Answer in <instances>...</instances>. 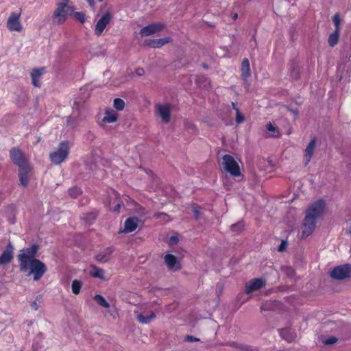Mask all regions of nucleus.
I'll return each instance as SVG.
<instances>
[{
    "mask_svg": "<svg viewBox=\"0 0 351 351\" xmlns=\"http://www.w3.org/2000/svg\"><path fill=\"white\" fill-rule=\"evenodd\" d=\"M36 252L37 247L34 245L30 248L20 251L18 255L21 271L27 276H32L36 281L40 280L47 271L45 264L35 258Z\"/></svg>",
    "mask_w": 351,
    "mask_h": 351,
    "instance_id": "nucleus-1",
    "label": "nucleus"
},
{
    "mask_svg": "<svg viewBox=\"0 0 351 351\" xmlns=\"http://www.w3.org/2000/svg\"><path fill=\"white\" fill-rule=\"evenodd\" d=\"M325 210L326 203L323 199H318L308 206L301 226L302 238L312 234L316 227L317 220L324 215Z\"/></svg>",
    "mask_w": 351,
    "mask_h": 351,
    "instance_id": "nucleus-2",
    "label": "nucleus"
},
{
    "mask_svg": "<svg viewBox=\"0 0 351 351\" xmlns=\"http://www.w3.org/2000/svg\"><path fill=\"white\" fill-rule=\"evenodd\" d=\"M69 0H58L53 14L54 23L62 24L66 21L69 14L74 11V8L69 4Z\"/></svg>",
    "mask_w": 351,
    "mask_h": 351,
    "instance_id": "nucleus-3",
    "label": "nucleus"
},
{
    "mask_svg": "<svg viewBox=\"0 0 351 351\" xmlns=\"http://www.w3.org/2000/svg\"><path fill=\"white\" fill-rule=\"evenodd\" d=\"M118 119L119 114L117 112L110 108H108L97 114L96 121L101 128L107 129L109 124L116 123Z\"/></svg>",
    "mask_w": 351,
    "mask_h": 351,
    "instance_id": "nucleus-4",
    "label": "nucleus"
},
{
    "mask_svg": "<svg viewBox=\"0 0 351 351\" xmlns=\"http://www.w3.org/2000/svg\"><path fill=\"white\" fill-rule=\"evenodd\" d=\"M71 147V143L69 141H62L49 155L51 162L59 165L64 162L69 156Z\"/></svg>",
    "mask_w": 351,
    "mask_h": 351,
    "instance_id": "nucleus-5",
    "label": "nucleus"
},
{
    "mask_svg": "<svg viewBox=\"0 0 351 351\" xmlns=\"http://www.w3.org/2000/svg\"><path fill=\"white\" fill-rule=\"evenodd\" d=\"M221 166L224 171L230 173L233 176H239L241 174L238 163L230 155L223 156Z\"/></svg>",
    "mask_w": 351,
    "mask_h": 351,
    "instance_id": "nucleus-6",
    "label": "nucleus"
},
{
    "mask_svg": "<svg viewBox=\"0 0 351 351\" xmlns=\"http://www.w3.org/2000/svg\"><path fill=\"white\" fill-rule=\"evenodd\" d=\"M112 18L113 15L109 11L106 12L101 16L97 21L94 28V33L97 36H99L103 34L104 29L110 23Z\"/></svg>",
    "mask_w": 351,
    "mask_h": 351,
    "instance_id": "nucleus-7",
    "label": "nucleus"
},
{
    "mask_svg": "<svg viewBox=\"0 0 351 351\" xmlns=\"http://www.w3.org/2000/svg\"><path fill=\"white\" fill-rule=\"evenodd\" d=\"M351 265L346 264L334 268L330 272V276L337 280H343L350 277Z\"/></svg>",
    "mask_w": 351,
    "mask_h": 351,
    "instance_id": "nucleus-8",
    "label": "nucleus"
},
{
    "mask_svg": "<svg viewBox=\"0 0 351 351\" xmlns=\"http://www.w3.org/2000/svg\"><path fill=\"white\" fill-rule=\"evenodd\" d=\"M156 112L161 121L167 123L171 119V106L168 104H158L156 105Z\"/></svg>",
    "mask_w": 351,
    "mask_h": 351,
    "instance_id": "nucleus-9",
    "label": "nucleus"
},
{
    "mask_svg": "<svg viewBox=\"0 0 351 351\" xmlns=\"http://www.w3.org/2000/svg\"><path fill=\"white\" fill-rule=\"evenodd\" d=\"M21 13L12 12L7 21V27L11 32H20L23 29V25L20 22Z\"/></svg>",
    "mask_w": 351,
    "mask_h": 351,
    "instance_id": "nucleus-10",
    "label": "nucleus"
},
{
    "mask_svg": "<svg viewBox=\"0 0 351 351\" xmlns=\"http://www.w3.org/2000/svg\"><path fill=\"white\" fill-rule=\"evenodd\" d=\"M138 321L141 324H148L156 317L154 312L147 310L145 307H140L134 311Z\"/></svg>",
    "mask_w": 351,
    "mask_h": 351,
    "instance_id": "nucleus-11",
    "label": "nucleus"
},
{
    "mask_svg": "<svg viewBox=\"0 0 351 351\" xmlns=\"http://www.w3.org/2000/svg\"><path fill=\"white\" fill-rule=\"evenodd\" d=\"M19 180L23 186H27L29 180L32 179L33 173L31 166L25 165L19 168Z\"/></svg>",
    "mask_w": 351,
    "mask_h": 351,
    "instance_id": "nucleus-12",
    "label": "nucleus"
},
{
    "mask_svg": "<svg viewBox=\"0 0 351 351\" xmlns=\"http://www.w3.org/2000/svg\"><path fill=\"white\" fill-rule=\"evenodd\" d=\"M164 27L165 25L160 23H152L142 28L140 31V34L143 37L149 36L161 32Z\"/></svg>",
    "mask_w": 351,
    "mask_h": 351,
    "instance_id": "nucleus-13",
    "label": "nucleus"
},
{
    "mask_svg": "<svg viewBox=\"0 0 351 351\" xmlns=\"http://www.w3.org/2000/svg\"><path fill=\"white\" fill-rule=\"evenodd\" d=\"M10 157L12 160L19 166V168L25 165H29V162L26 158L23 155L21 152L16 148H13L10 151Z\"/></svg>",
    "mask_w": 351,
    "mask_h": 351,
    "instance_id": "nucleus-14",
    "label": "nucleus"
},
{
    "mask_svg": "<svg viewBox=\"0 0 351 351\" xmlns=\"http://www.w3.org/2000/svg\"><path fill=\"white\" fill-rule=\"evenodd\" d=\"M265 285V282L261 278H254L245 284V293L250 294L258 291Z\"/></svg>",
    "mask_w": 351,
    "mask_h": 351,
    "instance_id": "nucleus-15",
    "label": "nucleus"
},
{
    "mask_svg": "<svg viewBox=\"0 0 351 351\" xmlns=\"http://www.w3.org/2000/svg\"><path fill=\"white\" fill-rule=\"evenodd\" d=\"M140 220L137 217L128 218L123 225V228L121 230V232L130 233L134 231L139 225Z\"/></svg>",
    "mask_w": 351,
    "mask_h": 351,
    "instance_id": "nucleus-16",
    "label": "nucleus"
},
{
    "mask_svg": "<svg viewBox=\"0 0 351 351\" xmlns=\"http://www.w3.org/2000/svg\"><path fill=\"white\" fill-rule=\"evenodd\" d=\"M87 271L88 274L92 277L97 278L102 280H108V278L106 275L105 271L101 268L96 267L95 265H91L87 269Z\"/></svg>",
    "mask_w": 351,
    "mask_h": 351,
    "instance_id": "nucleus-17",
    "label": "nucleus"
},
{
    "mask_svg": "<svg viewBox=\"0 0 351 351\" xmlns=\"http://www.w3.org/2000/svg\"><path fill=\"white\" fill-rule=\"evenodd\" d=\"M164 259H165V263L166 265L167 266V267L169 268V269L173 270V271H176V270L180 269V263L175 256L168 254L165 256Z\"/></svg>",
    "mask_w": 351,
    "mask_h": 351,
    "instance_id": "nucleus-18",
    "label": "nucleus"
},
{
    "mask_svg": "<svg viewBox=\"0 0 351 351\" xmlns=\"http://www.w3.org/2000/svg\"><path fill=\"white\" fill-rule=\"evenodd\" d=\"M171 37H165L162 38L154 39L149 42L148 45L153 48H160L167 43L171 42Z\"/></svg>",
    "mask_w": 351,
    "mask_h": 351,
    "instance_id": "nucleus-19",
    "label": "nucleus"
},
{
    "mask_svg": "<svg viewBox=\"0 0 351 351\" xmlns=\"http://www.w3.org/2000/svg\"><path fill=\"white\" fill-rule=\"evenodd\" d=\"M315 145H316V140L313 139L310 141L308 145H307L305 151H304V158L306 160V163L308 162L312 158V156L313 155L314 151L315 149Z\"/></svg>",
    "mask_w": 351,
    "mask_h": 351,
    "instance_id": "nucleus-20",
    "label": "nucleus"
},
{
    "mask_svg": "<svg viewBox=\"0 0 351 351\" xmlns=\"http://www.w3.org/2000/svg\"><path fill=\"white\" fill-rule=\"evenodd\" d=\"M45 70L43 68L34 69L31 73V77L32 79V84L34 86H40V80L42 75L44 73Z\"/></svg>",
    "mask_w": 351,
    "mask_h": 351,
    "instance_id": "nucleus-21",
    "label": "nucleus"
},
{
    "mask_svg": "<svg viewBox=\"0 0 351 351\" xmlns=\"http://www.w3.org/2000/svg\"><path fill=\"white\" fill-rule=\"evenodd\" d=\"M12 248L8 246L0 256V265L9 263L12 259Z\"/></svg>",
    "mask_w": 351,
    "mask_h": 351,
    "instance_id": "nucleus-22",
    "label": "nucleus"
},
{
    "mask_svg": "<svg viewBox=\"0 0 351 351\" xmlns=\"http://www.w3.org/2000/svg\"><path fill=\"white\" fill-rule=\"evenodd\" d=\"M112 252V250L111 248H107L101 253H99V254H97L96 256V259L99 262L106 263L109 260Z\"/></svg>",
    "mask_w": 351,
    "mask_h": 351,
    "instance_id": "nucleus-23",
    "label": "nucleus"
},
{
    "mask_svg": "<svg viewBox=\"0 0 351 351\" xmlns=\"http://www.w3.org/2000/svg\"><path fill=\"white\" fill-rule=\"evenodd\" d=\"M241 70L243 77L246 78L250 75V63L247 59L243 60Z\"/></svg>",
    "mask_w": 351,
    "mask_h": 351,
    "instance_id": "nucleus-24",
    "label": "nucleus"
},
{
    "mask_svg": "<svg viewBox=\"0 0 351 351\" xmlns=\"http://www.w3.org/2000/svg\"><path fill=\"white\" fill-rule=\"evenodd\" d=\"M339 35H340V32H337V31H334L332 33H331L329 35L328 42L330 47H333L338 43Z\"/></svg>",
    "mask_w": 351,
    "mask_h": 351,
    "instance_id": "nucleus-25",
    "label": "nucleus"
},
{
    "mask_svg": "<svg viewBox=\"0 0 351 351\" xmlns=\"http://www.w3.org/2000/svg\"><path fill=\"white\" fill-rule=\"evenodd\" d=\"M266 128L269 136L277 137L280 135L279 130L271 123H267Z\"/></svg>",
    "mask_w": 351,
    "mask_h": 351,
    "instance_id": "nucleus-26",
    "label": "nucleus"
},
{
    "mask_svg": "<svg viewBox=\"0 0 351 351\" xmlns=\"http://www.w3.org/2000/svg\"><path fill=\"white\" fill-rule=\"evenodd\" d=\"M234 110H235V121L237 124H241L243 123L245 121L244 115L239 111V110L236 107L234 103L232 104Z\"/></svg>",
    "mask_w": 351,
    "mask_h": 351,
    "instance_id": "nucleus-27",
    "label": "nucleus"
},
{
    "mask_svg": "<svg viewBox=\"0 0 351 351\" xmlns=\"http://www.w3.org/2000/svg\"><path fill=\"white\" fill-rule=\"evenodd\" d=\"M82 281H80L79 280H73L72 285H71L72 292L75 295L79 294L80 292V290L82 289Z\"/></svg>",
    "mask_w": 351,
    "mask_h": 351,
    "instance_id": "nucleus-28",
    "label": "nucleus"
},
{
    "mask_svg": "<svg viewBox=\"0 0 351 351\" xmlns=\"http://www.w3.org/2000/svg\"><path fill=\"white\" fill-rule=\"evenodd\" d=\"M94 300L100 306L104 308H109L110 305L106 299L101 295H96L94 297Z\"/></svg>",
    "mask_w": 351,
    "mask_h": 351,
    "instance_id": "nucleus-29",
    "label": "nucleus"
},
{
    "mask_svg": "<svg viewBox=\"0 0 351 351\" xmlns=\"http://www.w3.org/2000/svg\"><path fill=\"white\" fill-rule=\"evenodd\" d=\"M332 21L335 25L334 31L340 32V27L342 21L340 15L339 14H335L332 17Z\"/></svg>",
    "mask_w": 351,
    "mask_h": 351,
    "instance_id": "nucleus-30",
    "label": "nucleus"
},
{
    "mask_svg": "<svg viewBox=\"0 0 351 351\" xmlns=\"http://www.w3.org/2000/svg\"><path fill=\"white\" fill-rule=\"evenodd\" d=\"M113 106L117 110H122L125 107V102L121 99H114L113 101Z\"/></svg>",
    "mask_w": 351,
    "mask_h": 351,
    "instance_id": "nucleus-31",
    "label": "nucleus"
},
{
    "mask_svg": "<svg viewBox=\"0 0 351 351\" xmlns=\"http://www.w3.org/2000/svg\"><path fill=\"white\" fill-rule=\"evenodd\" d=\"M73 16L75 19L81 22L82 23H84L86 21L85 14L83 12H76L73 13Z\"/></svg>",
    "mask_w": 351,
    "mask_h": 351,
    "instance_id": "nucleus-32",
    "label": "nucleus"
},
{
    "mask_svg": "<svg viewBox=\"0 0 351 351\" xmlns=\"http://www.w3.org/2000/svg\"><path fill=\"white\" fill-rule=\"evenodd\" d=\"M337 341V339L335 337H328L323 341V343L325 345H332Z\"/></svg>",
    "mask_w": 351,
    "mask_h": 351,
    "instance_id": "nucleus-33",
    "label": "nucleus"
},
{
    "mask_svg": "<svg viewBox=\"0 0 351 351\" xmlns=\"http://www.w3.org/2000/svg\"><path fill=\"white\" fill-rule=\"evenodd\" d=\"M81 193V189L77 187L73 188L69 191L71 196L73 197H77Z\"/></svg>",
    "mask_w": 351,
    "mask_h": 351,
    "instance_id": "nucleus-34",
    "label": "nucleus"
},
{
    "mask_svg": "<svg viewBox=\"0 0 351 351\" xmlns=\"http://www.w3.org/2000/svg\"><path fill=\"white\" fill-rule=\"evenodd\" d=\"M243 225L241 222L232 226V230L234 232H239L241 230L243 229Z\"/></svg>",
    "mask_w": 351,
    "mask_h": 351,
    "instance_id": "nucleus-35",
    "label": "nucleus"
},
{
    "mask_svg": "<svg viewBox=\"0 0 351 351\" xmlns=\"http://www.w3.org/2000/svg\"><path fill=\"white\" fill-rule=\"evenodd\" d=\"M201 208L199 206H194L192 207L193 213L196 218H198L200 215Z\"/></svg>",
    "mask_w": 351,
    "mask_h": 351,
    "instance_id": "nucleus-36",
    "label": "nucleus"
},
{
    "mask_svg": "<svg viewBox=\"0 0 351 351\" xmlns=\"http://www.w3.org/2000/svg\"><path fill=\"white\" fill-rule=\"evenodd\" d=\"M77 123V119L74 117H69L68 118V123L71 125L72 127H75Z\"/></svg>",
    "mask_w": 351,
    "mask_h": 351,
    "instance_id": "nucleus-37",
    "label": "nucleus"
},
{
    "mask_svg": "<svg viewBox=\"0 0 351 351\" xmlns=\"http://www.w3.org/2000/svg\"><path fill=\"white\" fill-rule=\"evenodd\" d=\"M135 73L137 75H138V76H141V75H143L145 74V71L142 68H138V69H136Z\"/></svg>",
    "mask_w": 351,
    "mask_h": 351,
    "instance_id": "nucleus-38",
    "label": "nucleus"
},
{
    "mask_svg": "<svg viewBox=\"0 0 351 351\" xmlns=\"http://www.w3.org/2000/svg\"><path fill=\"white\" fill-rule=\"evenodd\" d=\"M178 241V239L177 237H171L170 239H169V244L170 245H173L174 244H176Z\"/></svg>",
    "mask_w": 351,
    "mask_h": 351,
    "instance_id": "nucleus-39",
    "label": "nucleus"
},
{
    "mask_svg": "<svg viewBox=\"0 0 351 351\" xmlns=\"http://www.w3.org/2000/svg\"><path fill=\"white\" fill-rule=\"evenodd\" d=\"M286 245H287V243L285 241H282L278 247V250L280 252L283 251L285 250Z\"/></svg>",
    "mask_w": 351,
    "mask_h": 351,
    "instance_id": "nucleus-40",
    "label": "nucleus"
},
{
    "mask_svg": "<svg viewBox=\"0 0 351 351\" xmlns=\"http://www.w3.org/2000/svg\"><path fill=\"white\" fill-rule=\"evenodd\" d=\"M31 307L33 310L37 311L39 308V305L38 304V303L36 302H33L31 304Z\"/></svg>",
    "mask_w": 351,
    "mask_h": 351,
    "instance_id": "nucleus-41",
    "label": "nucleus"
},
{
    "mask_svg": "<svg viewBox=\"0 0 351 351\" xmlns=\"http://www.w3.org/2000/svg\"><path fill=\"white\" fill-rule=\"evenodd\" d=\"M121 204L120 203H117L114 206V208H112L113 210L115 211V212H119L120 210V208H121Z\"/></svg>",
    "mask_w": 351,
    "mask_h": 351,
    "instance_id": "nucleus-42",
    "label": "nucleus"
},
{
    "mask_svg": "<svg viewBox=\"0 0 351 351\" xmlns=\"http://www.w3.org/2000/svg\"><path fill=\"white\" fill-rule=\"evenodd\" d=\"M346 234L351 237V226L346 229Z\"/></svg>",
    "mask_w": 351,
    "mask_h": 351,
    "instance_id": "nucleus-43",
    "label": "nucleus"
},
{
    "mask_svg": "<svg viewBox=\"0 0 351 351\" xmlns=\"http://www.w3.org/2000/svg\"><path fill=\"white\" fill-rule=\"evenodd\" d=\"M187 339L189 340V341H196L197 339L196 338H193V337H191V336H188L187 337Z\"/></svg>",
    "mask_w": 351,
    "mask_h": 351,
    "instance_id": "nucleus-44",
    "label": "nucleus"
},
{
    "mask_svg": "<svg viewBox=\"0 0 351 351\" xmlns=\"http://www.w3.org/2000/svg\"><path fill=\"white\" fill-rule=\"evenodd\" d=\"M113 194L117 197V194L114 192L113 193Z\"/></svg>",
    "mask_w": 351,
    "mask_h": 351,
    "instance_id": "nucleus-45",
    "label": "nucleus"
}]
</instances>
